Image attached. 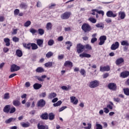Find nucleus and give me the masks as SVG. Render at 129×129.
I'll return each instance as SVG.
<instances>
[{
    "instance_id": "nucleus-1",
    "label": "nucleus",
    "mask_w": 129,
    "mask_h": 129,
    "mask_svg": "<svg viewBox=\"0 0 129 129\" xmlns=\"http://www.w3.org/2000/svg\"><path fill=\"white\" fill-rule=\"evenodd\" d=\"M82 30H83L85 33H88V32L91 31V27L89 24L85 23L82 26Z\"/></svg>"
},
{
    "instance_id": "nucleus-2",
    "label": "nucleus",
    "mask_w": 129,
    "mask_h": 129,
    "mask_svg": "<svg viewBox=\"0 0 129 129\" xmlns=\"http://www.w3.org/2000/svg\"><path fill=\"white\" fill-rule=\"evenodd\" d=\"M89 86L90 88H95L99 86V81L98 80L92 81L90 82Z\"/></svg>"
},
{
    "instance_id": "nucleus-3",
    "label": "nucleus",
    "mask_w": 129,
    "mask_h": 129,
    "mask_svg": "<svg viewBox=\"0 0 129 129\" xmlns=\"http://www.w3.org/2000/svg\"><path fill=\"white\" fill-rule=\"evenodd\" d=\"M84 45L79 43L77 45V52L78 54H80V53H82L83 51H84Z\"/></svg>"
},
{
    "instance_id": "nucleus-4",
    "label": "nucleus",
    "mask_w": 129,
    "mask_h": 129,
    "mask_svg": "<svg viewBox=\"0 0 129 129\" xmlns=\"http://www.w3.org/2000/svg\"><path fill=\"white\" fill-rule=\"evenodd\" d=\"M70 16H71V13L67 12L62 14L60 18L62 20H67L70 18Z\"/></svg>"
},
{
    "instance_id": "nucleus-5",
    "label": "nucleus",
    "mask_w": 129,
    "mask_h": 129,
    "mask_svg": "<svg viewBox=\"0 0 129 129\" xmlns=\"http://www.w3.org/2000/svg\"><path fill=\"white\" fill-rule=\"evenodd\" d=\"M106 16L108 18H115L117 16V14L113 13L112 11H109L106 13Z\"/></svg>"
},
{
    "instance_id": "nucleus-6",
    "label": "nucleus",
    "mask_w": 129,
    "mask_h": 129,
    "mask_svg": "<svg viewBox=\"0 0 129 129\" xmlns=\"http://www.w3.org/2000/svg\"><path fill=\"white\" fill-rule=\"evenodd\" d=\"M100 42L99 43V45L100 46H102L103 44L105 42V41H106V36L103 35L100 37L99 38Z\"/></svg>"
},
{
    "instance_id": "nucleus-7",
    "label": "nucleus",
    "mask_w": 129,
    "mask_h": 129,
    "mask_svg": "<svg viewBox=\"0 0 129 129\" xmlns=\"http://www.w3.org/2000/svg\"><path fill=\"white\" fill-rule=\"evenodd\" d=\"M20 67L17 64H13L11 66V72H15V71H19L20 70Z\"/></svg>"
},
{
    "instance_id": "nucleus-8",
    "label": "nucleus",
    "mask_w": 129,
    "mask_h": 129,
    "mask_svg": "<svg viewBox=\"0 0 129 129\" xmlns=\"http://www.w3.org/2000/svg\"><path fill=\"white\" fill-rule=\"evenodd\" d=\"M108 87L109 89H110V90H113V91H115V90H116V85L113 83H111L108 84Z\"/></svg>"
},
{
    "instance_id": "nucleus-9",
    "label": "nucleus",
    "mask_w": 129,
    "mask_h": 129,
    "mask_svg": "<svg viewBox=\"0 0 129 129\" xmlns=\"http://www.w3.org/2000/svg\"><path fill=\"white\" fill-rule=\"evenodd\" d=\"M71 102L73 103L75 105H77L78 103V99L76 97L72 96L70 97Z\"/></svg>"
},
{
    "instance_id": "nucleus-10",
    "label": "nucleus",
    "mask_w": 129,
    "mask_h": 129,
    "mask_svg": "<svg viewBox=\"0 0 129 129\" xmlns=\"http://www.w3.org/2000/svg\"><path fill=\"white\" fill-rule=\"evenodd\" d=\"M118 47H119V43L116 41L114 43L112 44L111 46V50H116V49H118Z\"/></svg>"
},
{
    "instance_id": "nucleus-11",
    "label": "nucleus",
    "mask_w": 129,
    "mask_h": 129,
    "mask_svg": "<svg viewBox=\"0 0 129 129\" xmlns=\"http://www.w3.org/2000/svg\"><path fill=\"white\" fill-rule=\"evenodd\" d=\"M63 66L65 67H70V68H72V67H73V63L71 61L67 60L64 63Z\"/></svg>"
},
{
    "instance_id": "nucleus-12",
    "label": "nucleus",
    "mask_w": 129,
    "mask_h": 129,
    "mask_svg": "<svg viewBox=\"0 0 129 129\" xmlns=\"http://www.w3.org/2000/svg\"><path fill=\"white\" fill-rule=\"evenodd\" d=\"M109 70H110V68L108 66L106 67H100V71H101V72H104L105 71L107 72V71H109Z\"/></svg>"
},
{
    "instance_id": "nucleus-13",
    "label": "nucleus",
    "mask_w": 129,
    "mask_h": 129,
    "mask_svg": "<svg viewBox=\"0 0 129 129\" xmlns=\"http://www.w3.org/2000/svg\"><path fill=\"white\" fill-rule=\"evenodd\" d=\"M124 62V59L122 57H119L117 58L115 61L116 65L118 66V65H120V64H122Z\"/></svg>"
},
{
    "instance_id": "nucleus-14",
    "label": "nucleus",
    "mask_w": 129,
    "mask_h": 129,
    "mask_svg": "<svg viewBox=\"0 0 129 129\" xmlns=\"http://www.w3.org/2000/svg\"><path fill=\"white\" fill-rule=\"evenodd\" d=\"M129 76V72L128 71H125L121 73L120 74V77L122 78H126Z\"/></svg>"
},
{
    "instance_id": "nucleus-15",
    "label": "nucleus",
    "mask_w": 129,
    "mask_h": 129,
    "mask_svg": "<svg viewBox=\"0 0 129 129\" xmlns=\"http://www.w3.org/2000/svg\"><path fill=\"white\" fill-rule=\"evenodd\" d=\"M79 56L81 58H90L91 57V55L86 53L85 52H83L79 55Z\"/></svg>"
},
{
    "instance_id": "nucleus-16",
    "label": "nucleus",
    "mask_w": 129,
    "mask_h": 129,
    "mask_svg": "<svg viewBox=\"0 0 129 129\" xmlns=\"http://www.w3.org/2000/svg\"><path fill=\"white\" fill-rule=\"evenodd\" d=\"M11 109V105H7L5 106L3 109V111L6 112V113H9Z\"/></svg>"
},
{
    "instance_id": "nucleus-17",
    "label": "nucleus",
    "mask_w": 129,
    "mask_h": 129,
    "mask_svg": "<svg viewBox=\"0 0 129 129\" xmlns=\"http://www.w3.org/2000/svg\"><path fill=\"white\" fill-rule=\"evenodd\" d=\"M37 44L39 47H43V43H44L43 39H37L36 40Z\"/></svg>"
},
{
    "instance_id": "nucleus-18",
    "label": "nucleus",
    "mask_w": 129,
    "mask_h": 129,
    "mask_svg": "<svg viewBox=\"0 0 129 129\" xmlns=\"http://www.w3.org/2000/svg\"><path fill=\"white\" fill-rule=\"evenodd\" d=\"M118 15L121 20H123L125 18V13L123 12L120 11L118 13Z\"/></svg>"
},
{
    "instance_id": "nucleus-19",
    "label": "nucleus",
    "mask_w": 129,
    "mask_h": 129,
    "mask_svg": "<svg viewBox=\"0 0 129 129\" xmlns=\"http://www.w3.org/2000/svg\"><path fill=\"white\" fill-rule=\"evenodd\" d=\"M46 104V102L43 99L40 100L38 102V106L43 107Z\"/></svg>"
},
{
    "instance_id": "nucleus-20",
    "label": "nucleus",
    "mask_w": 129,
    "mask_h": 129,
    "mask_svg": "<svg viewBox=\"0 0 129 129\" xmlns=\"http://www.w3.org/2000/svg\"><path fill=\"white\" fill-rule=\"evenodd\" d=\"M53 27V24L51 23L50 22H48L46 24V28L48 31H50V30H52V28Z\"/></svg>"
},
{
    "instance_id": "nucleus-21",
    "label": "nucleus",
    "mask_w": 129,
    "mask_h": 129,
    "mask_svg": "<svg viewBox=\"0 0 129 129\" xmlns=\"http://www.w3.org/2000/svg\"><path fill=\"white\" fill-rule=\"evenodd\" d=\"M37 127L38 129H49V127H48V126L43 125L40 124V123H38L37 124Z\"/></svg>"
},
{
    "instance_id": "nucleus-22",
    "label": "nucleus",
    "mask_w": 129,
    "mask_h": 129,
    "mask_svg": "<svg viewBox=\"0 0 129 129\" xmlns=\"http://www.w3.org/2000/svg\"><path fill=\"white\" fill-rule=\"evenodd\" d=\"M41 87H42V85L39 83H35L33 85V88H34L36 90L40 89Z\"/></svg>"
},
{
    "instance_id": "nucleus-23",
    "label": "nucleus",
    "mask_w": 129,
    "mask_h": 129,
    "mask_svg": "<svg viewBox=\"0 0 129 129\" xmlns=\"http://www.w3.org/2000/svg\"><path fill=\"white\" fill-rule=\"evenodd\" d=\"M10 41L9 38H4V41L6 43V46L9 47L11 45Z\"/></svg>"
},
{
    "instance_id": "nucleus-24",
    "label": "nucleus",
    "mask_w": 129,
    "mask_h": 129,
    "mask_svg": "<svg viewBox=\"0 0 129 129\" xmlns=\"http://www.w3.org/2000/svg\"><path fill=\"white\" fill-rule=\"evenodd\" d=\"M92 12H96V13H97L99 15H102V16H104V12H103V11H102V10L99 11L97 9H93L92 10Z\"/></svg>"
},
{
    "instance_id": "nucleus-25",
    "label": "nucleus",
    "mask_w": 129,
    "mask_h": 129,
    "mask_svg": "<svg viewBox=\"0 0 129 129\" xmlns=\"http://www.w3.org/2000/svg\"><path fill=\"white\" fill-rule=\"evenodd\" d=\"M16 54L18 57H22L23 56V52H22V50L20 49H17L16 50Z\"/></svg>"
},
{
    "instance_id": "nucleus-26",
    "label": "nucleus",
    "mask_w": 129,
    "mask_h": 129,
    "mask_svg": "<svg viewBox=\"0 0 129 129\" xmlns=\"http://www.w3.org/2000/svg\"><path fill=\"white\" fill-rule=\"evenodd\" d=\"M66 45L67 46V49H68V50H70V48H71L73 44L71 41H67L66 42Z\"/></svg>"
},
{
    "instance_id": "nucleus-27",
    "label": "nucleus",
    "mask_w": 129,
    "mask_h": 129,
    "mask_svg": "<svg viewBox=\"0 0 129 129\" xmlns=\"http://www.w3.org/2000/svg\"><path fill=\"white\" fill-rule=\"evenodd\" d=\"M57 96V94L55 93H51L49 94L48 95V98L49 99H52V98H54V97H56Z\"/></svg>"
},
{
    "instance_id": "nucleus-28",
    "label": "nucleus",
    "mask_w": 129,
    "mask_h": 129,
    "mask_svg": "<svg viewBox=\"0 0 129 129\" xmlns=\"http://www.w3.org/2000/svg\"><path fill=\"white\" fill-rule=\"evenodd\" d=\"M36 72L37 73H42L44 72V69L42 67H38L36 69Z\"/></svg>"
},
{
    "instance_id": "nucleus-29",
    "label": "nucleus",
    "mask_w": 129,
    "mask_h": 129,
    "mask_svg": "<svg viewBox=\"0 0 129 129\" xmlns=\"http://www.w3.org/2000/svg\"><path fill=\"white\" fill-rule=\"evenodd\" d=\"M16 120V118H10L9 119L6 120L5 121L6 123H10L12 121H15Z\"/></svg>"
},
{
    "instance_id": "nucleus-30",
    "label": "nucleus",
    "mask_w": 129,
    "mask_h": 129,
    "mask_svg": "<svg viewBox=\"0 0 129 129\" xmlns=\"http://www.w3.org/2000/svg\"><path fill=\"white\" fill-rule=\"evenodd\" d=\"M21 104V102L19 100H14L13 101V105L15 106H19Z\"/></svg>"
},
{
    "instance_id": "nucleus-31",
    "label": "nucleus",
    "mask_w": 129,
    "mask_h": 129,
    "mask_svg": "<svg viewBox=\"0 0 129 129\" xmlns=\"http://www.w3.org/2000/svg\"><path fill=\"white\" fill-rule=\"evenodd\" d=\"M23 47H24V48H26V49H31V43H28V44L24 43Z\"/></svg>"
},
{
    "instance_id": "nucleus-32",
    "label": "nucleus",
    "mask_w": 129,
    "mask_h": 129,
    "mask_svg": "<svg viewBox=\"0 0 129 129\" xmlns=\"http://www.w3.org/2000/svg\"><path fill=\"white\" fill-rule=\"evenodd\" d=\"M20 124L21 126H23V127H28L29 126L30 124L29 122L25 123L24 122L20 123Z\"/></svg>"
},
{
    "instance_id": "nucleus-33",
    "label": "nucleus",
    "mask_w": 129,
    "mask_h": 129,
    "mask_svg": "<svg viewBox=\"0 0 129 129\" xmlns=\"http://www.w3.org/2000/svg\"><path fill=\"white\" fill-rule=\"evenodd\" d=\"M20 8L21 9H23V10H26L27 8H28V5L26 4L25 3H22L20 5Z\"/></svg>"
},
{
    "instance_id": "nucleus-34",
    "label": "nucleus",
    "mask_w": 129,
    "mask_h": 129,
    "mask_svg": "<svg viewBox=\"0 0 129 129\" xmlns=\"http://www.w3.org/2000/svg\"><path fill=\"white\" fill-rule=\"evenodd\" d=\"M88 20L91 22V23H92L93 24H95L96 23L97 20L95 18H94L93 17H91L89 18Z\"/></svg>"
},
{
    "instance_id": "nucleus-35",
    "label": "nucleus",
    "mask_w": 129,
    "mask_h": 129,
    "mask_svg": "<svg viewBox=\"0 0 129 129\" xmlns=\"http://www.w3.org/2000/svg\"><path fill=\"white\" fill-rule=\"evenodd\" d=\"M80 73L81 75H82V76H83L84 77H85V76H86V72L85 71V70L83 69H81Z\"/></svg>"
},
{
    "instance_id": "nucleus-36",
    "label": "nucleus",
    "mask_w": 129,
    "mask_h": 129,
    "mask_svg": "<svg viewBox=\"0 0 129 129\" xmlns=\"http://www.w3.org/2000/svg\"><path fill=\"white\" fill-rule=\"evenodd\" d=\"M121 45L122 46H129V43L126 40H124L121 42Z\"/></svg>"
},
{
    "instance_id": "nucleus-37",
    "label": "nucleus",
    "mask_w": 129,
    "mask_h": 129,
    "mask_svg": "<svg viewBox=\"0 0 129 129\" xmlns=\"http://www.w3.org/2000/svg\"><path fill=\"white\" fill-rule=\"evenodd\" d=\"M53 66V62H48L44 64L45 67H52Z\"/></svg>"
},
{
    "instance_id": "nucleus-38",
    "label": "nucleus",
    "mask_w": 129,
    "mask_h": 129,
    "mask_svg": "<svg viewBox=\"0 0 129 129\" xmlns=\"http://www.w3.org/2000/svg\"><path fill=\"white\" fill-rule=\"evenodd\" d=\"M61 89H62L63 90H66L67 91L69 90V89H71V87H70V86H68V87L63 86L61 87Z\"/></svg>"
},
{
    "instance_id": "nucleus-39",
    "label": "nucleus",
    "mask_w": 129,
    "mask_h": 129,
    "mask_svg": "<svg viewBox=\"0 0 129 129\" xmlns=\"http://www.w3.org/2000/svg\"><path fill=\"white\" fill-rule=\"evenodd\" d=\"M53 52L49 51L47 52V53L46 54V58H51L52 56H53Z\"/></svg>"
},
{
    "instance_id": "nucleus-40",
    "label": "nucleus",
    "mask_w": 129,
    "mask_h": 129,
    "mask_svg": "<svg viewBox=\"0 0 129 129\" xmlns=\"http://www.w3.org/2000/svg\"><path fill=\"white\" fill-rule=\"evenodd\" d=\"M54 43H55L54 40L50 39L48 41V46H53V45H54Z\"/></svg>"
},
{
    "instance_id": "nucleus-41",
    "label": "nucleus",
    "mask_w": 129,
    "mask_h": 129,
    "mask_svg": "<svg viewBox=\"0 0 129 129\" xmlns=\"http://www.w3.org/2000/svg\"><path fill=\"white\" fill-rule=\"evenodd\" d=\"M54 117H55V115H54L53 113L49 114V118L50 120H53V119H54Z\"/></svg>"
},
{
    "instance_id": "nucleus-42",
    "label": "nucleus",
    "mask_w": 129,
    "mask_h": 129,
    "mask_svg": "<svg viewBox=\"0 0 129 129\" xmlns=\"http://www.w3.org/2000/svg\"><path fill=\"white\" fill-rule=\"evenodd\" d=\"M31 47L32 50H36L38 48V45L35 43H31Z\"/></svg>"
},
{
    "instance_id": "nucleus-43",
    "label": "nucleus",
    "mask_w": 129,
    "mask_h": 129,
    "mask_svg": "<svg viewBox=\"0 0 129 129\" xmlns=\"http://www.w3.org/2000/svg\"><path fill=\"white\" fill-rule=\"evenodd\" d=\"M31 22L30 21H27L24 23V27H30L31 26Z\"/></svg>"
},
{
    "instance_id": "nucleus-44",
    "label": "nucleus",
    "mask_w": 129,
    "mask_h": 129,
    "mask_svg": "<svg viewBox=\"0 0 129 129\" xmlns=\"http://www.w3.org/2000/svg\"><path fill=\"white\" fill-rule=\"evenodd\" d=\"M124 93L125 95L129 96V89L126 88L123 89Z\"/></svg>"
},
{
    "instance_id": "nucleus-45",
    "label": "nucleus",
    "mask_w": 129,
    "mask_h": 129,
    "mask_svg": "<svg viewBox=\"0 0 129 129\" xmlns=\"http://www.w3.org/2000/svg\"><path fill=\"white\" fill-rule=\"evenodd\" d=\"M42 119H48V114L44 113L41 115Z\"/></svg>"
},
{
    "instance_id": "nucleus-46",
    "label": "nucleus",
    "mask_w": 129,
    "mask_h": 129,
    "mask_svg": "<svg viewBox=\"0 0 129 129\" xmlns=\"http://www.w3.org/2000/svg\"><path fill=\"white\" fill-rule=\"evenodd\" d=\"M38 33H39V35H44V33H45V31L42 29H39Z\"/></svg>"
},
{
    "instance_id": "nucleus-47",
    "label": "nucleus",
    "mask_w": 129,
    "mask_h": 129,
    "mask_svg": "<svg viewBox=\"0 0 129 129\" xmlns=\"http://www.w3.org/2000/svg\"><path fill=\"white\" fill-rule=\"evenodd\" d=\"M96 27H97V28H102V29H103V28H104V27L103 26V25L101 23H98L96 25Z\"/></svg>"
},
{
    "instance_id": "nucleus-48",
    "label": "nucleus",
    "mask_w": 129,
    "mask_h": 129,
    "mask_svg": "<svg viewBox=\"0 0 129 129\" xmlns=\"http://www.w3.org/2000/svg\"><path fill=\"white\" fill-rule=\"evenodd\" d=\"M16 111V108L15 107H12L10 109V113H14Z\"/></svg>"
},
{
    "instance_id": "nucleus-49",
    "label": "nucleus",
    "mask_w": 129,
    "mask_h": 129,
    "mask_svg": "<svg viewBox=\"0 0 129 129\" xmlns=\"http://www.w3.org/2000/svg\"><path fill=\"white\" fill-rule=\"evenodd\" d=\"M85 49H87L88 50H91V46H90L89 44H86L84 46Z\"/></svg>"
},
{
    "instance_id": "nucleus-50",
    "label": "nucleus",
    "mask_w": 129,
    "mask_h": 129,
    "mask_svg": "<svg viewBox=\"0 0 129 129\" xmlns=\"http://www.w3.org/2000/svg\"><path fill=\"white\" fill-rule=\"evenodd\" d=\"M88 126L84 127L85 129H91L92 124L90 123L87 124Z\"/></svg>"
},
{
    "instance_id": "nucleus-51",
    "label": "nucleus",
    "mask_w": 129,
    "mask_h": 129,
    "mask_svg": "<svg viewBox=\"0 0 129 129\" xmlns=\"http://www.w3.org/2000/svg\"><path fill=\"white\" fill-rule=\"evenodd\" d=\"M30 32L31 33V34H36L37 30L33 28H31L30 29Z\"/></svg>"
},
{
    "instance_id": "nucleus-52",
    "label": "nucleus",
    "mask_w": 129,
    "mask_h": 129,
    "mask_svg": "<svg viewBox=\"0 0 129 129\" xmlns=\"http://www.w3.org/2000/svg\"><path fill=\"white\" fill-rule=\"evenodd\" d=\"M19 14H20V10L16 9L14 11V15H15V16H18V15H19Z\"/></svg>"
},
{
    "instance_id": "nucleus-53",
    "label": "nucleus",
    "mask_w": 129,
    "mask_h": 129,
    "mask_svg": "<svg viewBox=\"0 0 129 129\" xmlns=\"http://www.w3.org/2000/svg\"><path fill=\"white\" fill-rule=\"evenodd\" d=\"M96 129H102V125L100 124H96Z\"/></svg>"
},
{
    "instance_id": "nucleus-54",
    "label": "nucleus",
    "mask_w": 129,
    "mask_h": 129,
    "mask_svg": "<svg viewBox=\"0 0 129 129\" xmlns=\"http://www.w3.org/2000/svg\"><path fill=\"white\" fill-rule=\"evenodd\" d=\"M10 98V94L6 93L4 95V99H9Z\"/></svg>"
},
{
    "instance_id": "nucleus-55",
    "label": "nucleus",
    "mask_w": 129,
    "mask_h": 129,
    "mask_svg": "<svg viewBox=\"0 0 129 129\" xmlns=\"http://www.w3.org/2000/svg\"><path fill=\"white\" fill-rule=\"evenodd\" d=\"M36 79L37 80H39V81H40L41 82H43V81H44V79H42V77L36 76Z\"/></svg>"
},
{
    "instance_id": "nucleus-56",
    "label": "nucleus",
    "mask_w": 129,
    "mask_h": 129,
    "mask_svg": "<svg viewBox=\"0 0 129 129\" xmlns=\"http://www.w3.org/2000/svg\"><path fill=\"white\" fill-rule=\"evenodd\" d=\"M20 39L17 37H14L13 38V42H19Z\"/></svg>"
},
{
    "instance_id": "nucleus-57",
    "label": "nucleus",
    "mask_w": 129,
    "mask_h": 129,
    "mask_svg": "<svg viewBox=\"0 0 129 129\" xmlns=\"http://www.w3.org/2000/svg\"><path fill=\"white\" fill-rule=\"evenodd\" d=\"M96 41H97V38H92V39L91 40V43H92V44H93L94 43H95V42H96Z\"/></svg>"
},
{
    "instance_id": "nucleus-58",
    "label": "nucleus",
    "mask_w": 129,
    "mask_h": 129,
    "mask_svg": "<svg viewBox=\"0 0 129 129\" xmlns=\"http://www.w3.org/2000/svg\"><path fill=\"white\" fill-rule=\"evenodd\" d=\"M9 50L10 49L9 48H8V47H4L3 48V51H4V53H8V52H9Z\"/></svg>"
},
{
    "instance_id": "nucleus-59",
    "label": "nucleus",
    "mask_w": 129,
    "mask_h": 129,
    "mask_svg": "<svg viewBox=\"0 0 129 129\" xmlns=\"http://www.w3.org/2000/svg\"><path fill=\"white\" fill-rule=\"evenodd\" d=\"M108 76H109V74L107 73H106L103 75V78H107Z\"/></svg>"
},
{
    "instance_id": "nucleus-60",
    "label": "nucleus",
    "mask_w": 129,
    "mask_h": 129,
    "mask_svg": "<svg viewBox=\"0 0 129 129\" xmlns=\"http://www.w3.org/2000/svg\"><path fill=\"white\" fill-rule=\"evenodd\" d=\"M56 6V4H51L49 5V9H53L54 7Z\"/></svg>"
},
{
    "instance_id": "nucleus-61",
    "label": "nucleus",
    "mask_w": 129,
    "mask_h": 129,
    "mask_svg": "<svg viewBox=\"0 0 129 129\" xmlns=\"http://www.w3.org/2000/svg\"><path fill=\"white\" fill-rule=\"evenodd\" d=\"M66 108H67V106H63L61 107L59 109V111L61 112V111H63V110H64V109H66Z\"/></svg>"
},
{
    "instance_id": "nucleus-62",
    "label": "nucleus",
    "mask_w": 129,
    "mask_h": 129,
    "mask_svg": "<svg viewBox=\"0 0 129 129\" xmlns=\"http://www.w3.org/2000/svg\"><path fill=\"white\" fill-rule=\"evenodd\" d=\"M63 58H64V55H63V54L58 55V60H62V59H63Z\"/></svg>"
},
{
    "instance_id": "nucleus-63",
    "label": "nucleus",
    "mask_w": 129,
    "mask_h": 129,
    "mask_svg": "<svg viewBox=\"0 0 129 129\" xmlns=\"http://www.w3.org/2000/svg\"><path fill=\"white\" fill-rule=\"evenodd\" d=\"M104 111L105 113H108V112H109V110L107 108H104Z\"/></svg>"
},
{
    "instance_id": "nucleus-64",
    "label": "nucleus",
    "mask_w": 129,
    "mask_h": 129,
    "mask_svg": "<svg viewBox=\"0 0 129 129\" xmlns=\"http://www.w3.org/2000/svg\"><path fill=\"white\" fill-rule=\"evenodd\" d=\"M105 22L108 23H111V19L110 18L106 19Z\"/></svg>"
}]
</instances>
